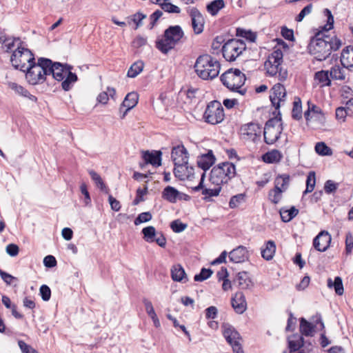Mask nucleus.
<instances>
[{
  "label": "nucleus",
  "instance_id": "nucleus-9",
  "mask_svg": "<svg viewBox=\"0 0 353 353\" xmlns=\"http://www.w3.org/2000/svg\"><path fill=\"white\" fill-rule=\"evenodd\" d=\"M35 61L34 55L28 48L18 46L10 57V61L13 67L25 72L29 65Z\"/></svg>",
  "mask_w": 353,
  "mask_h": 353
},
{
  "label": "nucleus",
  "instance_id": "nucleus-40",
  "mask_svg": "<svg viewBox=\"0 0 353 353\" xmlns=\"http://www.w3.org/2000/svg\"><path fill=\"white\" fill-rule=\"evenodd\" d=\"M116 95V90L113 88L108 87L107 91L101 92L97 97V101L102 104H106L109 100V98L111 97L112 99H114V96Z\"/></svg>",
  "mask_w": 353,
  "mask_h": 353
},
{
  "label": "nucleus",
  "instance_id": "nucleus-15",
  "mask_svg": "<svg viewBox=\"0 0 353 353\" xmlns=\"http://www.w3.org/2000/svg\"><path fill=\"white\" fill-rule=\"evenodd\" d=\"M143 239L148 243L155 242L160 247L166 245V239L161 232H157L154 226L150 225L142 229Z\"/></svg>",
  "mask_w": 353,
  "mask_h": 353
},
{
  "label": "nucleus",
  "instance_id": "nucleus-44",
  "mask_svg": "<svg viewBox=\"0 0 353 353\" xmlns=\"http://www.w3.org/2000/svg\"><path fill=\"white\" fill-rule=\"evenodd\" d=\"M224 6L225 3L223 0H214L208 4L206 8L210 14L212 16H215Z\"/></svg>",
  "mask_w": 353,
  "mask_h": 353
},
{
  "label": "nucleus",
  "instance_id": "nucleus-34",
  "mask_svg": "<svg viewBox=\"0 0 353 353\" xmlns=\"http://www.w3.org/2000/svg\"><path fill=\"white\" fill-rule=\"evenodd\" d=\"M290 184V176L288 174L279 175L274 180V188L284 192L288 188Z\"/></svg>",
  "mask_w": 353,
  "mask_h": 353
},
{
  "label": "nucleus",
  "instance_id": "nucleus-21",
  "mask_svg": "<svg viewBox=\"0 0 353 353\" xmlns=\"http://www.w3.org/2000/svg\"><path fill=\"white\" fill-rule=\"evenodd\" d=\"M189 14L192 20V26L196 34L203 31L205 20L201 12L195 8L190 9Z\"/></svg>",
  "mask_w": 353,
  "mask_h": 353
},
{
  "label": "nucleus",
  "instance_id": "nucleus-28",
  "mask_svg": "<svg viewBox=\"0 0 353 353\" xmlns=\"http://www.w3.org/2000/svg\"><path fill=\"white\" fill-rule=\"evenodd\" d=\"M215 162V157L212 150H209L208 153L199 157L197 160L198 167L201 168L204 172L208 170Z\"/></svg>",
  "mask_w": 353,
  "mask_h": 353
},
{
  "label": "nucleus",
  "instance_id": "nucleus-60",
  "mask_svg": "<svg viewBox=\"0 0 353 353\" xmlns=\"http://www.w3.org/2000/svg\"><path fill=\"white\" fill-rule=\"evenodd\" d=\"M40 294L43 301H47L50 299L51 290L46 285H43L40 288Z\"/></svg>",
  "mask_w": 353,
  "mask_h": 353
},
{
  "label": "nucleus",
  "instance_id": "nucleus-20",
  "mask_svg": "<svg viewBox=\"0 0 353 353\" xmlns=\"http://www.w3.org/2000/svg\"><path fill=\"white\" fill-rule=\"evenodd\" d=\"M228 256L231 262L239 263L248 261L250 257V254L246 247L239 245L230 251Z\"/></svg>",
  "mask_w": 353,
  "mask_h": 353
},
{
  "label": "nucleus",
  "instance_id": "nucleus-50",
  "mask_svg": "<svg viewBox=\"0 0 353 353\" xmlns=\"http://www.w3.org/2000/svg\"><path fill=\"white\" fill-rule=\"evenodd\" d=\"M161 8L165 12L170 13L178 14L181 12V9L178 6L171 3L170 0H163V3H161Z\"/></svg>",
  "mask_w": 353,
  "mask_h": 353
},
{
  "label": "nucleus",
  "instance_id": "nucleus-4",
  "mask_svg": "<svg viewBox=\"0 0 353 353\" xmlns=\"http://www.w3.org/2000/svg\"><path fill=\"white\" fill-rule=\"evenodd\" d=\"M184 37V32L180 26H171L163 32V34L157 38L156 48L163 54H168L181 41Z\"/></svg>",
  "mask_w": 353,
  "mask_h": 353
},
{
  "label": "nucleus",
  "instance_id": "nucleus-59",
  "mask_svg": "<svg viewBox=\"0 0 353 353\" xmlns=\"http://www.w3.org/2000/svg\"><path fill=\"white\" fill-rule=\"evenodd\" d=\"M18 345L22 353H39L35 349L32 348L23 341H19Z\"/></svg>",
  "mask_w": 353,
  "mask_h": 353
},
{
  "label": "nucleus",
  "instance_id": "nucleus-8",
  "mask_svg": "<svg viewBox=\"0 0 353 353\" xmlns=\"http://www.w3.org/2000/svg\"><path fill=\"white\" fill-rule=\"evenodd\" d=\"M283 57L282 51L276 50L268 56L264 63L268 74L272 77L277 76L280 81L286 80L288 75V70L281 66Z\"/></svg>",
  "mask_w": 353,
  "mask_h": 353
},
{
  "label": "nucleus",
  "instance_id": "nucleus-39",
  "mask_svg": "<svg viewBox=\"0 0 353 353\" xmlns=\"http://www.w3.org/2000/svg\"><path fill=\"white\" fill-rule=\"evenodd\" d=\"M327 287L330 288H334L336 294L338 295L341 296L344 292L343 281L340 276H336L334 281L329 278L327 279Z\"/></svg>",
  "mask_w": 353,
  "mask_h": 353
},
{
  "label": "nucleus",
  "instance_id": "nucleus-52",
  "mask_svg": "<svg viewBox=\"0 0 353 353\" xmlns=\"http://www.w3.org/2000/svg\"><path fill=\"white\" fill-rule=\"evenodd\" d=\"M212 274V271L211 269L202 268L200 273L196 274L194 277V280L195 281H203L207 279L210 278Z\"/></svg>",
  "mask_w": 353,
  "mask_h": 353
},
{
  "label": "nucleus",
  "instance_id": "nucleus-57",
  "mask_svg": "<svg viewBox=\"0 0 353 353\" xmlns=\"http://www.w3.org/2000/svg\"><path fill=\"white\" fill-rule=\"evenodd\" d=\"M312 10V4H309L306 6L303 10L300 12V13L296 17V21L298 22L302 21L304 17L310 14Z\"/></svg>",
  "mask_w": 353,
  "mask_h": 353
},
{
  "label": "nucleus",
  "instance_id": "nucleus-2",
  "mask_svg": "<svg viewBox=\"0 0 353 353\" xmlns=\"http://www.w3.org/2000/svg\"><path fill=\"white\" fill-rule=\"evenodd\" d=\"M48 63L47 74L52 75L53 79L61 82V88L65 91H69L77 81L78 77L75 73L70 71L71 66L63 65L59 62H52L49 59Z\"/></svg>",
  "mask_w": 353,
  "mask_h": 353
},
{
  "label": "nucleus",
  "instance_id": "nucleus-16",
  "mask_svg": "<svg viewBox=\"0 0 353 353\" xmlns=\"http://www.w3.org/2000/svg\"><path fill=\"white\" fill-rule=\"evenodd\" d=\"M286 98V90L281 83H276L271 89L270 99L272 105L279 109L281 103L285 102Z\"/></svg>",
  "mask_w": 353,
  "mask_h": 353
},
{
  "label": "nucleus",
  "instance_id": "nucleus-35",
  "mask_svg": "<svg viewBox=\"0 0 353 353\" xmlns=\"http://www.w3.org/2000/svg\"><path fill=\"white\" fill-rule=\"evenodd\" d=\"M282 157L283 156L279 150H272L263 154V160L268 163H275L279 162Z\"/></svg>",
  "mask_w": 353,
  "mask_h": 353
},
{
  "label": "nucleus",
  "instance_id": "nucleus-62",
  "mask_svg": "<svg viewBox=\"0 0 353 353\" xmlns=\"http://www.w3.org/2000/svg\"><path fill=\"white\" fill-rule=\"evenodd\" d=\"M6 252L10 256H16L19 254V246L14 243L8 244L6 246Z\"/></svg>",
  "mask_w": 353,
  "mask_h": 353
},
{
  "label": "nucleus",
  "instance_id": "nucleus-29",
  "mask_svg": "<svg viewBox=\"0 0 353 353\" xmlns=\"http://www.w3.org/2000/svg\"><path fill=\"white\" fill-rule=\"evenodd\" d=\"M8 85L11 90H14L15 93L18 94L19 95L28 98L31 101L37 102V98L35 96L31 94L23 86L18 85L17 83L14 82H8Z\"/></svg>",
  "mask_w": 353,
  "mask_h": 353
},
{
  "label": "nucleus",
  "instance_id": "nucleus-32",
  "mask_svg": "<svg viewBox=\"0 0 353 353\" xmlns=\"http://www.w3.org/2000/svg\"><path fill=\"white\" fill-rule=\"evenodd\" d=\"M314 81L321 87L330 86L331 80L328 70H321L314 74Z\"/></svg>",
  "mask_w": 353,
  "mask_h": 353
},
{
  "label": "nucleus",
  "instance_id": "nucleus-19",
  "mask_svg": "<svg viewBox=\"0 0 353 353\" xmlns=\"http://www.w3.org/2000/svg\"><path fill=\"white\" fill-rule=\"evenodd\" d=\"M331 235L327 231H321L313 240L314 248L319 252H325L330 247Z\"/></svg>",
  "mask_w": 353,
  "mask_h": 353
},
{
  "label": "nucleus",
  "instance_id": "nucleus-55",
  "mask_svg": "<svg viewBox=\"0 0 353 353\" xmlns=\"http://www.w3.org/2000/svg\"><path fill=\"white\" fill-rule=\"evenodd\" d=\"M353 249V234L348 232L345 235V253L349 255L352 253Z\"/></svg>",
  "mask_w": 353,
  "mask_h": 353
},
{
  "label": "nucleus",
  "instance_id": "nucleus-5",
  "mask_svg": "<svg viewBox=\"0 0 353 353\" xmlns=\"http://www.w3.org/2000/svg\"><path fill=\"white\" fill-rule=\"evenodd\" d=\"M50 63L49 59L39 58L36 63L35 61L26 69V79L31 85L41 84L46 81L48 77L47 67Z\"/></svg>",
  "mask_w": 353,
  "mask_h": 353
},
{
  "label": "nucleus",
  "instance_id": "nucleus-18",
  "mask_svg": "<svg viewBox=\"0 0 353 353\" xmlns=\"http://www.w3.org/2000/svg\"><path fill=\"white\" fill-rule=\"evenodd\" d=\"M315 319V325L308 322L304 318H301L300 320V331L303 335L306 336H312L314 332V327H316L317 324L320 325L321 329H324V323L321 319V316L319 314L316 315L313 317Z\"/></svg>",
  "mask_w": 353,
  "mask_h": 353
},
{
  "label": "nucleus",
  "instance_id": "nucleus-27",
  "mask_svg": "<svg viewBox=\"0 0 353 353\" xmlns=\"http://www.w3.org/2000/svg\"><path fill=\"white\" fill-rule=\"evenodd\" d=\"M183 196L188 197V195L179 192L172 186H167L162 192V197L172 203H176L178 199L181 200Z\"/></svg>",
  "mask_w": 353,
  "mask_h": 353
},
{
  "label": "nucleus",
  "instance_id": "nucleus-45",
  "mask_svg": "<svg viewBox=\"0 0 353 353\" xmlns=\"http://www.w3.org/2000/svg\"><path fill=\"white\" fill-rule=\"evenodd\" d=\"M144 67V63L141 61L134 62L129 68L127 76L130 78H134L139 74Z\"/></svg>",
  "mask_w": 353,
  "mask_h": 353
},
{
  "label": "nucleus",
  "instance_id": "nucleus-63",
  "mask_svg": "<svg viewBox=\"0 0 353 353\" xmlns=\"http://www.w3.org/2000/svg\"><path fill=\"white\" fill-rule=\"evenodd\" d=\"M143 303L145 307V311L149 316H155L156 313L154 310L152 302L147 299H143Z\"/></svg>",
  "mask_w": 353,
  "mask_h": 353
},
{
  "label": "nucleus",
  "instance_id": "nucleus-6",
  "mask_svg": "<svg viewBox=\"0 0 353 353\" xmlns=\"http://www.w3.org/2000/svg\"><path fill=\"white\" fill-rule=\"evenodd\" d=\"M223 84L230 90L244 95L247 90L242 88L245 81V74L239 69H229L220 77Z\"/></svg>",
  "mask_w": 353,
  "mask_h": 353
},
{
  "label": "nucleus",
  "instance_id": "nucleus-47",
  "mask_svg": "<svg viewBox=\"0 0 353 353\" xmlns=\"http://www.w3.org/2000/svg\"><path fill=\"white\" fill-rule=\"evenodd\" d=\"M246 195L244 193L238 194L231 197L229 202V207L232 209L238 208L241 203L245 201Z\"/></svg>",
  "mask_w": 353,
  "mask_h": 353
},
{
  "label": "nucleus",
  "instance_id": "nucleus-41",
  "mask_svg": "<svg viewBox=\"0 0 353 353\" xmlns=\"http://www.w3.org/2000/svg\"><path fill=\"white\" fill-rule=\"evenodd\" d=\"M89 174L92 178V179L94 181L96 185L105 194H108L110 192L109 188L106 186V185L103 181L101 177L99 174H97L94 170H89Z\"/></svg>",
  "mask_w": 353,
  "mask_h": 353
},
{
  "label": "nucleus",
  "instance_id": "nucleus-49",
  "mask_svg": "<svg viewBox=\"0 0 353 353\" xmlns=\"http://www.w3.org/2000/svg\"><path fill=\"white\" fill-rule=\"evenodd\" d=\"M315 151L317 154L322 156H330L332 154V149L323 142H319L316 144Z\"/></svg>",
  "mask_w": 353,
  "mask_h": 353
},
{
  "label": "nucleus",
  "instance_id": "nucleus-36",
  "mask_svg": "<svg viewBox=\"0 0 353 353\" xmlns=\"http://www.w3.org/2000/svg\"><path fill=\"white\" fill-rule=\"evenodd\" d=\"M276 251V245L273 241H268L265 245V248L261 250L262 257L267 260H271Z\"/></svg>",
  "mask_w": 353,
  "mask_h": 353
},
{
  "label": "nucleus",
  "instance_id": "nucleus-13",
  "mask_svg": "<svg viewBox=\"0 0 353 353\" xmlns=\"http://www.w3.org/2000/svg\"><path fill=\"white\" fill-rule=\"evenodd\" d=\"M222 332L227 342L232 346L234 353H244L240 343L241 337L234 327L224 323L222 325Z\"/></svg>",
  "mask_w": 353,
  "mask_h": 353
},
{
  "label": "nucleus",
  "instance_id": "nucleus-54",
  "mask_svg": "<svg viewBox=\"0 0 353 353\" xmlns=\"http://www.w3.org/2000/svg\"><path fill=\"white\" fill-rule=\"evenodd\" d=\"M152 218V216L150 212H142L138 215L134 220V225H138L142 223L150 221Z\"/></svg>",
  "mask_w": 353,
  "mask_h": 353
},
{
  "label": "nucleus",
  "instance_id": "nucleus-7",
  "mask_svg": "<svg viewBox=\"0 0 353 353\" xmlns=\"http://www.w3.org/2000/svg\"><path fill=\"white\" fill-rule=\"evenodd\" d=\"M236 175L235 165L230 162H224L214 166L210 172V181L215 185L228 183Z\"/></svg>",
  "mask_w": 353,
  "mask_h": 353
},
{
  "label": "nucleus",
  "instance_id": "nucleus-31",
  "mask_svg": "<svg viewBox=\"0 0 353 353\" xmlns=\"http://www.w3.org/2000/svg\"><path fill=\"white\" fill-rule=\"evenodd\" d=\"M0 42L3 43V48L6 49V52L12 50L13 48L18 46H22L23 42L19 37H2L0 38Z\"/></svg>",
  "mask_w": 353,
  "mask_h": 353
},
{
  "label": "nucleus",
  "instance_id": "nucleus-30",
  "mask_svg": "<svg viewBox=\"0 0 353 353\" xmlns=\"http://www.w3.org/2000/svg\"><path fill=\"white\" fill-rule=\"evenodd\" d=\"M172 279L174 281L185 283L188 281L183 268L179 265H174L171 269Z\"/></svg>",
  "mask_w": 353,
  "mask_h": 353
},
{
  "label": "nucleus",
  "instance_id": "nucleus-3",
  "mask_svg": "<svg viewBox=\"0 0 353 353\" xmlns=\"http://www.w3.org/2000/svg\"><path fill=\"white\" fill-rule=\"evenodd\" d=\"M196 74L203 80L213 79L220 72L219 62L209 54L200 55L194 63Z\"/></svg>",
  "mask_w": 353,
  "mask_h": 353
},
{
  "label": "nucleus",
  "instance_id": "nucleus-25",
  "mask_svg": "<svg viewBox=\"0 0 353 353\" xmlns=\"http://www.w3.org/2000/svg\"><path fill=\"white\" fill-rule=\"evenodd\" d=\"M161 152L160 151H154L150 152L149 151H146L143 154V159L144 162L143 163H140V166L141 168H143L145 165L150 163L154 167H159L161 165Z\"/></svg>",
  "mask_w": 353,
  "mask_h": 353
},
{
  "label": "nucleus",
  "instance_id": "nucleus-26",
  "mask_svg": "<svg viewBox=\"0 0 353 353\" xmlns=\"http://www.w3.org/2000/svg\"><path fill=\"white\" fill-rule=\"evenodd\" d=\"M232 306L238 314H243L247 308L245 297L243 292H238L232 298Z\"/></svg>",
  "mask_w": 353,
  "mask_h": 353
},
{
  "label": "nucleus",
  "instance_id": "nucleus-38",
  "mask_svg": "<svg viewBox=\"0 0 353 353\" xmlns=\"http://www.w3.org/2000/svg\"><path fill=\"white\" fill-rule=\"evenodd\" d=\"M288 344L291 352L296 351L303 345V338L299 334H293L289 337Z\"/></svg>",
  "mask_w": 353,
  "mask_h": 353
},
{
  "label": "nucleus",
  "instance_id": "nucleus-61",
  "mask_svg": "<svg viewBox=\"0 0 353 353\" xmlns=\"http://www.w3.org/2000/svg\"><path fill=\"white\" fill-rule=\"evenodd\" d=\"M0 276L2 280L7 284L11 285L13 281H17V279L11 274L3 271L0 269Z\"/></svg>",
  "mask_w": 353,
  "mask_h": 353
},
{
  "label": "nucleus",
  "instance_id": "nucleus-33",
  "mask_svg": "<svg viewBox=\"0 0 353 353\" xmlns=\"http://www.w3.org/2000/svg\"><path fill=\"white\" fill-rule=\"evenodd\" d=\"M281 220L285 222L290 221L293 218H294L299 213V210L296 209L294 206H292L290 209H286L285 208H281L279 211Z\"/></svg>",
  "mask_w": 353,
  "mask_h": 353
},
{
  "label": "nucleus",
  "instance_id": "nucleus-12",
  "mask_svg": "<svg viewBox=\"0 0 353 353\" xmlns=\"http://www.w3.org/2000/svg\"><path fill=\"white\" fill-rule=\"evenodd\" d=\"M224 117V109L219 101H212L208 104L203 114V118L207 123L216 125L221 123Z\"/></svg>",
  "mask_w": 353,
  "mask_h": 353
},
{
  "label": "nucleus",
  "instance_id": "nucleus-37",
  "mask_svg": "<svg viewBox=\"0 0 353 353\" xmlns=\"http://www.w3.org/2000/svg\"><path fill=\"white\" fill-rule=\"evenodd\" d=\"M345 68L336 65L331 68L329 73L332 79L343 81L345 79Z\"/></svg>",
  "mask_w": 353,
  "mask_h": 353
},
{
  "label": "nucleus",
  "instance_id": "nucleus-53",
  "mask_svg": "<svg viewBox=\"0 0 353 353\" xmlns=\"http://www.w3.org/2000/svg\"><path fill=\"white\" fill-rule=\"evenodd\" d=\"M293 119L299 120L302 117V106L301 101H294L292 112Z\"/></svg>",
  "mask_w": 353,
  "mask_h": 353
},
{
  "label": "nucleus",
  "instance_id": "nucleus-10",
  "mask_svg": "<svg viewBox=\"0 0 353 353\" xmlns=\"http://www.w3.org/2000/svg\"><path fill=\"white\" fill-rule=\"evenodd\" d=\"M246 49L245 42L241 39H229L221 48L223 57L228 61H234Z\"/></svg>",
  "mask_w": 353,
  "mask_h": 353
},
{
  "label": "nucleus",
  "instance_id": "nucleus-24",
  "mask_svg": "<svg viewBox=\"0 0 353 353\" xmlns=\"http://www.w3.org/2000/svg\"><path fill=\"white\" fill-rule=\"evenodd\" d=\"M174 174L180 180H192L194 178V168L188 166V163L174 167Z\"/></svg>",
  "mask_w": 353,
  "mask_h": 353
},
{
  "label": "nucleus",
  "instance_id": "nucleus-43",
  "mask_svg": "<svg viewBox=\"0 0 353 353\" xmlns=\"http://www.w3.org/2000/svg\"><path fill=\"white\" fill-rule=\"evenodd\" d=\"M238 285L241 289H247L252 285V281L247 272H241L237 274Z\"/></svg>",
  "mask_w": 353,
  "mask_h": 353
},
{
  "label": "nucleus",
  "instance_id": "nucleus-48",
  "mask_svg": "<svg viewBox=\"0 0 353 353\" xmlns=\"http://www.w3.org/2000/svg\"><path fill=\"white\" fill-rule=\"evenodd\" d=\"M236 35L243 37L250 42H254L256 39V34L255 32L241 28L236 29Z\"/></svg>",
  "mask_w": 353,
  "mask_h": 353
},
{
  "label": "nucleus",
  "instance_id": "nucleus-46",
  "mask_svg": "<svg viewBox=\"0 0 353 353\" xmlns=\"http://www.w3.org/2000/svg\"><path fill=\"white\" fill-rule=\"evenodd\" d=\"M316 184V176L315 172L311 171L308 173L306 180V189L303 192V194L312 192L315 187Z\"/></svg>",
  "mask_w": 353,
  "mask_h": 353
},
{
  "label": "nucleus",
  "instance_id": "nucleus-11",
  "mask_svg": "<svg viewBox=\"0 0 353 353\" xmlns=\"http://www.w3.org/2000/svg\"><path fill=\"white\" fill-rule=\"evenodd\" d=\"M283 130V123L281 117L270 119L264 128V140L267 144L274 143L279 138Z\"/></svg>",
  "mask_w": 353,
  "mask_h": 353
},
{
  "label": "nucleus",
  "instance_id": "nucleus-1",
  "mask_svg": "<svg viewBox=\"0 0 353 353\" xmlns=\"http://www.w3.org/2000/svg\"><path fill=\"white\" fill-rule=\"evenodd\" d=\"M341 41L336 37H330L323 32L316 33L308 45L309 53L319 61L325 60L332 51L339 50Z\"/></svg>",
  "mask_w": 353,
  "mask_h": 353
},
{
  "label": "nucleus",
  "instance_id": "nucleus-51",
  "mask_svg": "<svg viewBox=\"0 0 353 353\" xmlns=\"http://www.w3.org/2000/svg\"><path fill=\"white\" fill-rule=\"evenodd\" d=\"M282 194L283 192L279 190L278 188H273L269 191L268 199L272 203L277 204L282 199Z\"/></svg>",
  "mask_w": 353,
  "mask_h": 353
},
{
  "label": "nucleus",
  "instance_id": "nucleus-58",
  "mask_svg": "<svg viewBox=\"0 0 353 353\" xmlns=\"http://www.w3.org/2000/svg\"><path fill=\"white\" fill-rule=\"evenodd\" d=\"M338 188V184L334 183L332 180H327L325 183L324 190L327 194H331L334 192Z\"/></svg>",
  "mask_w": 353,
  "mask_h": 353
},
{
  "label": "nucleus",
  "instance_id": "nucleus-14",
  "mask_svg": "<svg viewBox=\"0 0 353 353\" xmlns=\"http://www.w3.org/2000/svg\"><path fill=\"white\" fill-rule=\"evenodd\" d=\"M261 133V128L257 123H249L241 127L240 134L241 139L246 141L255 143L259 139Z\"/></svg>",
  "mask_w": 353,
  "mask_h": 353
},
{
  "label": "nucleus",
  "instance_id": "nucleus-64",
  "mask_svg": "<svg viewBox=\"0 0 353 353\" xmlns=\"http://www.w3.org/2000/svg\"><path fill=\"white\" fill-rule=\"evenodd\" d=\"M108 201L110 205V208L112 210L115 212H118L121 209V204L120 202L117 200L114 197H113L111 194L108 196Z\"/></svg>",
  "mask_w": 353,
  "mask_h": 353
},
{
  "label": "nucleus",
  "instance_id": "nucleus-56",
  "mask_svg": "<svg viewBox=\"0 0 353 353\" xmlns=\"http://www.w3.org/2000/svg\"><path fill=\"white\" fill-rule=\"evenodd\" d=\"M170 227L174 232L179 233L187 228V225L183 223L179 220H175L171 223Z\"/></svg>",
  "mask_w": 353,
  "mask_h": 353
},
{
  "label": "nucleus",
  "instance_id": "nucleus-17",
  "mask_svg": "<svg viewBox=\"0 0 353 353\" xmlns=\"http://www.w3.org/2000/svg\"><path fill=\"white\" fill-rule=\"evenodd\" d=\"M205 176V172H202L201 176V180L198 185L192 188L193 192H198L202 190V194L204 196L203 199L205 201H210V198L212 196H216L219 194L221 187L220 185H216L214 188H205L203 185V181Z\"/></svg>",
  "mask_w": 353,
  "mask_h": 353
},
{
  "label": "nucleus",
  "instance_id": "nucleus-23",
  "mask_svg": "<svg viewBox=\"0 0 353 353\" xmlns=\"http://www.w3.org/2000/svg\"><path fill=\"white\" fill-rule=\"evenodd\" d=\"M172 159L174 167L188 163V153L186 148L183 145L174 147L172 150Z\"/></svg>",
  "mask_w": 353,
  "mask_h": 353
},
{
  "label": "nucleus",
  "instance_id": "nucleus-22",
  "mask_svg": "<svg viewBox=\"0 0 353 353\" xmlns=\"http://www.w3.org/2000/svg\"><path fill=\"white\" fill-rule=\"evenodd\" d=\"M138 99V94L134 92H130L125 96L119 108V112L120 113H122V115L121 116V119H123L128 112L137 104Z\"/></svg>",
  "mask_w": 353,
  "mask_h": 353
},
{
  "label": "nucleus",
  "instance_id": "nucleus-42",
  "mask_svg": "<svg viewBox=\"0 0 353 353\" xmlns=\"http://www.w3.org/2000/svg\"><path fill=\"white\" fill-rule=\"evenodd\" d=\"M341 62L343 65L353 63V46H347L342 50Z\"/></svg>",
  "mask_w": 353,
  "mask_h": 353
}]
</instances>
